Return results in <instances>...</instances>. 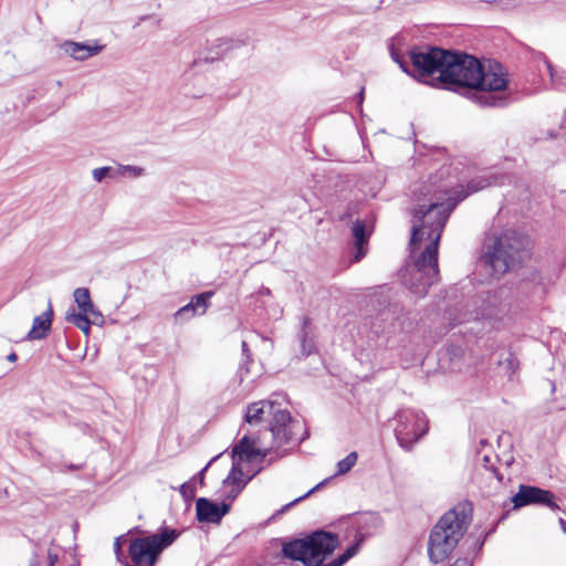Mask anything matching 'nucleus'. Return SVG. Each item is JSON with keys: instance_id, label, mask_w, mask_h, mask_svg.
<instances>
[{"instance_id": "nucleus-30", "label": "nucleus", "mask_w": 566, "mask_h": 566, "mask_svg": "<svg viewBox=\"0 0 566 566\" xmlns=\"http://www.w3.org/2000/svg\"><path fill=\"white\" fill-rule=\"evenodd\" d=\"M8 359L11 360V361H14L17 359V355L15 354H10Z\"/></svg>"}, {"instance_id": "nucleus-18", "label": "nucleus", "mask_w": 566, "mask_h": 566, "mask_svg": "<svg viewBox=\"0 0 566 566\" xmlns=\"http://www.w3.org/2000/svg\"><path fill=\"white\" fill-rule=\"evenodd\" d=\"M358 459L357 452L353 451L348 453L343 460L337 462V470L335 475H342L352 470V468L356 464Z\"/></svg>"}, {"instance_id": "nucleus-19", "label": "nucleus", "mask_w": 566, "mask_h": 566, "mask_svg": "<svg viewBox=\"0 0 566 566\" xmlns=\"http://www.w3.org/2000/svg\"><path fill=\"white\" fill-rule=\"evenodd\" d=\"M211 296H212L211 292H205V293L196 295L191 300V303L193 304V307H196V310H200V314H205L209 306V300Z\"/></svg>"}, {"instance_id": "nucleus-27", "label": "nucleus", "mask_w": 566, "mask_h": 566, "mask_svg": "<svg viewBox=\"0 0 566 566\" xmlns=\"http://www.w3.org/2000/svg\"><path fill=\"white\" fill-rule=\"evenodd\" d=\"M451 566H471V563L468 559L462 558L457 559Z\"/></svg>"}, {"instance_id": "nucleus-24", "label": "nucleus", "mask_w": 566, "mask_h": 566, "mask_svg": "<svg viewBox=\"0 0 566 566\" xmlns=\"http://www.w3.org/2000/svg\"><path fill=\"white\" fill-rule=\"evenodd\" d=\"M180 493L182 494V496H192L193 495V491H192V488L190 484L188 483H185L180 486Z\"/></svg>"}, {"instance_id": "nucleus-12", "label": "nucleus", "mask_w": 566, "mask_h": 566, "mask_svg": "<svg viewBox=\"0 0 566 566\" xmlns=\"http://www.w3.org/2000/svg\"><path fill=\"white\" fill-rule=\"evenodd\" d=\"M229 510V504H218L205 497L198 499L196 503L197 517L200 522L219 523Z\"/></svg>"}, {"instance_id": "nucleus-29", "label": "nucleus", "mask_w": 566, "mask_h": 566, "mask_svg": "<svg viewBox=\"0 0 566 566\" xmlns=\"http://www.w3.org/2000/svg\"><path fill=\"white\" fill-rule=\"evenodd\" d=\"M302 347H303V352H304V354H306V355L311 354L312 346H311V345H308V348H307V347H306V344H305V340H303Z\"/></svg>"}, {"instance_id": "nucleus-13", "label": "nucleus", "mask_w": 566, "mask_h": 566, "mask_svg": "<svg viewBox=\"0 0 566 566\" xmlns=\"http://www.w3.org/2000/svg\"><path fill=\"white\" fill-rule=\"evenodd\" d=\"M52 317L53 310L49 304L48 310L33 319L32 328L28 333V339L35 340L44 338L51 329Z\"/></svg>"}, {"instance_id": "nucleus-10", "label": "nucleus", "mask_w": 566, "mask_h": 566, "mask_svg": "<svg viewBox=\"0 0 566 566\" xmlns=\"http://www.w3.org/2000/svg\"><path fill=\"white\" fill-rule=\"evenodd\" d=\"M74 302L78 311H75V315L84 317H93L92 322L96 326H103L105 318L102 312L96 308L92 302L91 294L86 287H77L73 292Z\"/></svg>"}, {"instance_id": "nucleus-14", "label": "nucleus", "mask_w": 566, "mask_h": 566, "mask_svg": "<svg viewBox=\"0 0 566 566\" xmlns=\"http://www.w3.org/2000/svg\"><path fill=\"white\" fill-rule=\"evenodd\" d=\"M353 237L355 240L356 248L355 261H359L365 255L364 243L366 241V229L364 223H361L360 221H356L354 223Z\"/></svg>"}, {"instance_id": "nucleus-7", "label": "nucleus", "mask_w": 566, "mask_h": 566, "mask_svg": "<svg viewBox=\"0 0 566 566\" xmlns=\"http://www.w3.org/2000/svg\"><path fill=\"white\" fill-rule=\"evenodd\" d=\"M178 537L175 530H164L144 537H137L129 544V557L134 566H154L160 554Z\"/></svg>"}, {"instance_id": "nucleus-8", "label": "nucleus", "mask_w": 566, "mask_h": 566, "mask_svg": "<svg viewBox=\"0 0 566 566\" xmlns=\"http://www.w3.org/2000/svg\"><path fill=\"white\" fill-rule=\"evenodd\" d=\"M398 424L395 428L396 438L403 449L409 450L415 442L428 431V420L422 411L405 409L396 413Z\"/></svg>"}, {"instance_id": "nucleus-6", "label": "nucleus", "mask_w": 566, "mask_h": 566, "mask_svg": "<svg viewBox=\"0 0 566 566\" xmlns=\"http://www.w3.org/2000/svg\"><path fill=\"white\" fill-rule=\"evenodd\" d=\"M528 240L516 232H505L489 248L485 259L494 274H503L526 255Z\"/></svg>"}, {"instance_id": "nucleus-11", "label": "nucleus", "mask_w": 566, "mask_h": 566, "mask_svg": "<svg viewBox=\"0 0 566 566\" xmlns=\"http://www.w3.org/2000/svg\"><path fill=\"white\" fill-rule=\"evenodd\" d=\"M553 499L554 495L549 491L535 486L522 485L518 492L513 496V503L516 507H521L530 503H542L553 507L555 506Z\"/></svg>"}, {"instance_id": "nucleus-1", "label": "nucleus", "mask_w": 566, "mask_h": 566, "mask_svg": "<svg viewBox=\"0 0 566 566\" xmlns=\"http://www.w3.org/2000/svg\"><path fill=\"white\" fill-rule=\"evenodd\" d=\"M412 64L423 82L440 84L447 90H464L481 106H503L506 103L507 72L495 61L480 62L461 53L438 48L411 53Z\"/></svg>"}, {"instance_id": "nucleus-9", "label": "nucleus", "mask_w": 566, "mask_h": 566, "mask_svg": "<svg viewBox=\"0 0 566 566\" xmlns=\"http://www.w3.org/2000/svg\"><path fill=\"white\" fill-rule=\"evenodd\" d=\"M105 45L102 44L98 40H93L86 43L75 42V41H64L61 43V51L76 60V61H85L92 56L98 55Z\"/></svg>"}, {"instance_id": "nucleus-28", "label": "nucleus", "mask_w": 566, "mask_h": 566, "mask_svg": "<svg viewBox=\"0 0 566 566\" xmlns=\"http://www.w3.org/2000/svg\"><path fill=\"white\" fill-rule=\"evenodd\" d=\"M392 55V59L400 65V67L406 72L408 73V70L406 67V64L398 59V56H396L394 53L391 54Z\"/></svg>"}, {"instance_id": "nucleus-16", "label": "nucleus", "mask_w": 566, "mask_h": 566, "mask_svg": "<svg viewBox=\"0 0 566 566\" xmlns=\"http://www.w3.org/2000/svg\"><path fill=\"white\" fill-rule=\"evenodd\" d=\"M145 174V169L138 166L120 165L114 169L112 178L127 177V178H139Z\"/></svg>"}, {"instance_id": "nucleus-31", "label": "nucleus", "mask_w": 566, "mask_h": 566, "mask_svg": "<svg viewBox=\"0 0 566 566\" xmlns=\"http://www.w3.org/2000/svg\"><path fill=\"white\" fill-rule=\"evenodd\" d=\"M559 523L562 525V528L564 530V532L566 533V523L563 521V520H559Z\"/></svg>"}, {"instance_id": "nucleus-22", "label": "nucleus", "mask_w": 566, "mask_h": 566, "mask_svg": "<svg viewBox=\"0 0 566 566\" xmlns=\"http://www.w3.org/2000/svg\"><path fill=\"white\" fill-rule=\"evenodd\" d=\"M57 558H59V549L55 548V547H50L48 549L49 565L50 566H54V564L56 563Z\"/></svg>"}, {"instance_id": "nucleus-3", "label": "nucleus", "mask_w": 566, "mask_h": 566, "mask_svg": "<svg viewBox=\"0 0 566 566\" xmlns=\"http://www.w3.org/2000/svg\"><path fill=\"white\" fill-rule=\"evenodd\" d=\"M244 420L251 426L265 423L259 434H244L232 448V468L223 480L224 496L234 500L261 470L274 447L287 443L292 437L290 412L272 400H260L247 407Z\"/></svg>"}, {"instance_id": "nucleus-17", "label": "nucleus", "mask_w": 566, "mask_h": 566, "mask_svg": "<svg viewBox=\"0 0 566 566\" xmlns=\"http://www.w3.org/2000/svg\"><path fill=\"white\" fill-rule=\"evenodd\" d=\"M492 458L493 457L491 453H489L484 450L479 451V461H481L483 463V467H484L486 473L490 476L495 478L497 483H501V476L496 472V469L493 464Z\"/></svg>"}, {"instance_id": "nucleus-15", "label": "nucleus", "mask_w": 566, "mask_h": 566, "mask_svg": "<svg viewBox=\"0 0 566 566\" xmlns=\"http://www.w3.org/2000/svg\"><path fill=\"white\" fill-rule=\"evenodd\" d=\"M92 319L93 317L75 315L74 308L69 310L65 314V321L75 325L86 337L90 336L91 325H94Z\"/></svg>"}, {"instance_id": "nucleus-5", "label": "nucleus", "mask_w": 566, "mask_h": 566, "mask_svg": "<svg viewBox=\"0 0 566 566\" xmlns=\"http://www.w3.org/2000/svg\"><path fill=\"white\" fill-rule=\"evenodd\" d=\"M465 530L464 516L461 517L455 510L444 513L432 528L429 537L428 553L430 560L438 564L447 559Z\"/></svg>"}, {"instance_id": "nucleus-26", "label": "nucleus", "mask_w": 566, "mask_h": 566, "mask_svg": "<svg viewBox=\"0 0 566 566\" xmlns=\"http://www.w3.org/2000/svg\"><path fill=\"white\" fill-rule=\"evenodd\" d=\"M114 551H115V554H116L117 558H119V555H120V552H122V545H120V539L119 538H116L115 542H114Z\"/></svg>"}, {"instance_id": "nucleus-25", "label": "nucleus", "mask_w": 566, "mask_h": 566, "mask_svg": "<svg viewBox=\"0 0 566 566\" xmlns=\"http://www.w3.org/2000/svg\"><path fill=\"white\" fill-rule=\"evenodd\" d=\"M217 458H213L210 460V462L201 470V472L199 473V482L200 484H203V480H205V472L208 470V468L210 467V464L216 460Z\"/></svg>"}, {"instance_id": "nucleus-20", "label": "nucleus", "mask_w": 566, "mask_h": 566, "mask_svg": "<svg viewBox=\"0 0 566 566\" xmlns=\"http://www.w3.org/2000/svg\"><path fill=\"white\" fill-rule=\"evenodd\" d=\"M114 169L112 167H99L92 170L93 179L96 182H101L104 178L111 177L114 174Z\"/></svg>"}, {"instance_id": "nucleus-23", "label": "nucleus", "mask_w": 566, "mask_h": 566, "mask_svg": "<svg viewBox=\"0 0 566 566\" xmlns=\"http://www.w3.org/2000/svg\"><path fill=\"white\" fill-rule=\"evenodd\" d=\"M324 482H321L318 483L317 485H315L314 488H312L306 494H304L303 496H300L297 499H295L293 502H291L290 504L286 505V507H290L292 506L294 503L305 499L306 496H308L310 494H312L313 492H315L316 490H318L321 488V485L323 484Z\"/></svg>"}, {"instance_id": "nucleus-21", "label": "nucleus", "mask_w": 566, "mask_h": 566, "mask_svg": "<svg viewBox=\"0 0 566 566\" xmlns=\"http://www.w3.org/2000/svg\"><path fill=\"white\" fill-rule=\"evenodd\" d=\"M196 307H193V304L190 302L187 305L182 306L177 313L176 318H188L196 314Z\"/></svg>"}, {"instance_id": "nucleus-2", "label": "nucleus", "mask_w": 566, "mask_h": 566, "mask_svg": "<svg viewBox=\"0 0 566 566\" xmlns=\"http://www.w3.org/2000/svg\"><path fill=\"white\" fill-rule=\"evenodd\" d=\"M486 177H479L470 185V191H457V198L446 189L438 188L432 193L428 191V202H422L413 211L412 234L410 239V255L413 265L403 276L405 285L417 296L426 295L428 289L438 279V245L444 224L457 203L470 192H475L490 186Z\"/></svg>"}, {"instance_id": "nucleus-4", "label": "nucleus", "mask_w": 566, "mask_h": 566, "mask_svg": "<svg viewBox=\"0 0 566 566\" xmlns=\"http://www.w3.org/2000/svg\"><path fill=\"white\" fill-rule=\"evenodd\" d=\"M337 544L336 535L318 531L305 538L285 543L282 552L285 557L301 560L306 566H342L356 555L358 545H352L336 559L323 565L326 556L333 553Z\"/></svg>"}]
</instances>
